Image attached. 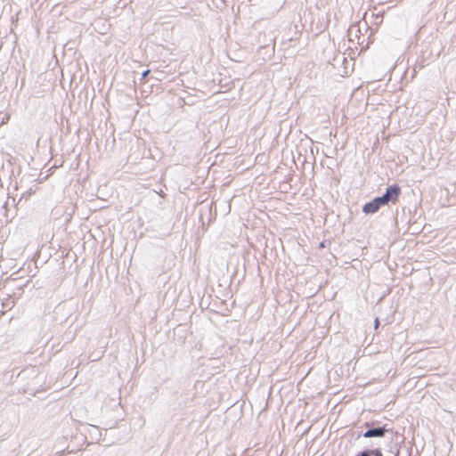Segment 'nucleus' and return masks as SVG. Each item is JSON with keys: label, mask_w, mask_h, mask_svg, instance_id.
<instances>
[{"label": "nucleus", "mask_w": 456, "mask_h": 456, "mask_svg": "<svg viewBox=\"0 0 456 456\" xmlns=\"http://www.w3.org/2000/svg\"><path fill=\"white\" fill-rule=\"evenodd\" d=\"M400 193L401 189L398 185L394 184L388 186L382 196L377 197L371 201L366 203L362 208V211L366 214L376 213L380 207L387 205L389 202H396Z\"/></svg>", "instance_id": "obj_1"}, {"label": "nucleus", "mask_w": 456, "mask_h": 456, "mask_svg": "<svg viewBox=\"0 0 456 456\" xmlns=\"http://www.w3.org/2000/svg\"><path fill=\"white\" fill-rule=\"evenodd\" d=\"M386 433V429L384 428H378L374 429H369L364 434L363 436L366 438L374 437V436H383Z\"/></svg>", "instance_id": "obj_2"}, {"label": "nucleus", "mask_w": 456, "mask_h": 456, "mask_svg": "<svg viewBox=\"0 0 456 456\" xmlns=\"http://www.w3.org/2000/svg\"><path fill=\"white\" fill-rule=\"evenodd\" d=\"M151 70L150 69H147V70H144L142 73V79H144L147 77V76L150 74Z\"/></svg>", "instance_id": "obj_3"}, {"label": "nucleus", "mask_w": 456, "mask_h": 456, "mask_svg": "<svg viewBox=\"0 0 456 456\" xmlns=\"http://www.w3.org/2000/svg\"><path fill=\"white\" fill-rule=\"evenodd\" d=\"M376 456H382L381 452H378Z\"/></svg>", "instance_id": "obj_4"}, {"label": "nucleus", "mask_w": 456, "mask_h": 456, "mask_svg": "<svg viewBox=\"0 0 456 456\" xmlns=\"http://www.w3.org/2000/svg\"><path fill=\"white\" fill-rule=\"evenodd\" d=\"M375 322H376V327L379 325V321L378 319L375 320Z\"/></svg>", "instance_id": "obj_5"}, {"label": "nucleus", "mask_w": 456, "mask_h": 456, "mask_svg": "<svg viewBox=\"0 0 456 456\" xmlns=\"http://www.w3.org/2000/svg\"><path fill=\"white\" fill-rule=\"evenodd\" d=\"M0 314H4L5 311H0Z\"/></svg>", "instance_id": "obj_6"}]
</instances>
